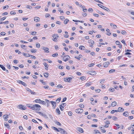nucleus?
<instances>
[{
  "label": "nucleus",
  "instance_id": "bf43d9fd",
  "mask_svg": "<svg viewBox=\"0 0 134 134\" xmlns=\"http://www.w3.org/2000/svg\"><path fill=\"white\" fill-rule=\"evenodd\" d=\"M1 35L2 36H4L5 35V33L4 32H2L1 33Z\"/></svg>",
  "mask_w": 134,
  "mask_h": 134
},
{
  "label": "nucleus",
  "instance_id": "ea45409f",
  "mask_svg": "<svg viewBox=\"0 0 134 134\" xmlns=\"http://www.w3.org/2000/svg\"><path fill=\"white\" fill-rule=\"evenodd\" d=\"M61 99V97H59V98H58L56 100V102L57 103H59Z\"/></svg>",
  "mask_w": 134,
  "mask_h": 134
},
{
  "label": "nucleus",
  "instance_id": "f03ea898",
  "mask_svg": "<svg viewBox=\"0 0 134 134\" xmlns=\"http://www.w3.org/2000/svg\"><path fill=\"white\" fill-rule=\"evenodd\" d=\"M98 5L101 8H102L103 9L106 10L108 12H110V10L108 8H107L104 7L102 5L100 4H98Z\"/></svg>",
  "mask_w": 134,
  "mask_h": 134
},
{
  "label": "nucleus",
  "instance_id": "de8ad7c7",
  "mask_svg": "<svg viewBox=\"0 0 134 134\" xmlns=\"http://www.w3.org/2000/svg\"><path fill=\"white\" fill-rule=\"evenodd\" d=\"M123 109L121 107H119L118 108V110H117L118 112H121L122 109Z\"/></svg>",
  "mask_w": 134,
  "mask_h": 134
},
{
  "label": "nucleus",
  "instance_id": "423d86ee",
  "mask_svg": "<svg viewBox=\"0 0 134 134\" xmlns=\"http://www.w3.org/2000/svg\"><path fill=\"white\" fill-rule=\"evenodd\" d=\"M72 78L71 77L64 78V81L66 82H70L71 81Z\"/></svg>",
  "mask_w": 134,
  "mask_h": 134
},
{
  "label": "nucleus",
  "instance_id": "39448f33",
  "mask_svg": "<svg viewBox=\"0 0 134 134\" xmlns=\"http://www.w3.org/2000/svg\"><path fill=\"white\" fill-rule=\"evenodd\" d=\"M70 58V57L68 55L65 56L63 58V60L65 62H66L69 60Z\"/></svg>",
  "mask_w": 134,
  "mask_h": 134
},
{
  "label": "nucleus",
  "instance_id": "338daca9",
  "mask_svg": "<svg viewBox=\"0 0 134 134\" xmlns=\"http://www.w3.org/2000/svg\"><path fill=\"white\" fill-rule=\"evenodd\" d=\"M10 14L11 15H14L15 14V13L14 12H13V11H11L10 12Z\"/></svg>",
  "mask_w": 134,
  "mask_h": 134
},
{
  "label": "nucleus",
  "instance_id": "f3484780",
  "mask_svg": "<svg viewBox=\"0 0 134 134\" xmlns=\"http://www.w3.org/2000/svg\"><path fill=\"white\" fill-rule=\"evenodd\" d=\"M37 112L38 113L40 114H41L42 115V116H44L45 118H47V116L45 114H43V113H42L41 112H39L37 111Z\"/></svg>",
  "mask_w": 134,
  "mask_h": 134
},
{
  "label": "nucleus",
  "instance_id": "4c0bfd02",
  "mask_svg": "<svg viewBox=\"0 0 134 134\" xmlns=\"http://www.w3.org/2000/svg\"><path fill=\"white\" fill-rule=\"evenodd\" d=\"M45 17L46 18L51 16V15H50V14L48 13L46 14H45Z\"/></svg>",
  "mask_w": 134,
  "mask_h": 134
},
{
  "label": "nucleus",
  "instance_id": "412c9836",
  "mask_svg": "<svg viewBox=\"0 0 134 134\" xmlns=\"http://www.w3.org/2000/svg\"><path fill=\"white\" fill-rule=\"evenodd\" d=\"M123 115L125 116H129V114L127 111H125L123 113Z\"/></svg>",
  "mask_w": 134,
  "mask_h": 134
},
{
  "label": "nucleus",
  "instance_id": "774afa93",
  "mask_svg": "<svg viewBox=\"0 0 134 134\" xmlns=\"http://www.w3.org/2000/svg\"><path fill=\"white\" fill-rule=\"evenodd\" d=\"M110 91L111 92H113L114 90V89L113 88H111L110 90Z\"/></svg>",
  "mask_w": 134,
  "mask_h": 134
},
{
  "label": "nucleus",
  "instance_id": "1a4fd4ad",
  "mask_svg": "<svg viewBox=\"0 0 134 134\" xmlns=\"http://www.w3.org/2000/svg\"><path fill=\"white\" fill-rule=\"evenodd\" d=\"M17 81L19 83L25 86H27V85L25 83L20 80H17Z\"/></svg>",
  "mask_w": 134,
  "mask_h": 134
},
{
  "label": "nucleus",
  "instance_id": "680f3d73",
  "mask_svg": "<svg viewBox=\"0 0 134 134\" xmlns=\"http://www.w3.org/2000/svg\"><path fill=\"white\" fill-rule=\"evenodd\" d=\"M76 74L78 76H80L81 75V73L79 72H76Z\"/></svg>",
  "mask_w": 134,
  "mask_h": 134
},
{
  "label": "nucleus",
  "instance_id": "c9c22d12",
  "mask_svg": "<svg viewBox=\"0 0 134 134\" xmlns=\"http://www.w3.org/2000/svg\"><path fill=\"white\" fill-rule=\"evenodd\" d=\"M94 131L96 133H97L96 134H101V133L97 130H95Z\"/></svg>",
  "mask_w": 134,
  "mask_h": 134
},
{
  "label": "nucleus",
  "instance_id": "7ed1b4c3",
  "mask_svg": "<svg viewBox=\"0 0 134 134\" xmlns=\"http://www.w3.org/2000/svg\"><path fill=\"white\" fill-rule=\"evenodd\" d=\"M26 106L22 105H19L18 106V108L22 110H25L26 109Z\"/></svg>",
  "mask_w": 134,
  "mask_h": 134
},
{
  "label": "nucleus",
  "instance_id": "052dcab7",
  "mask_svg": "<svg viewBox=\"0 0 134 134\" xmlns=\"http://www.w3.org/2000/svg\"><path fill=\"white\" fill-rule=\"evenodd\" d=\"M36 33V32L35 31H33L32 32L31 35H35Z\"/></svg>",
  "mask_w": 134,
  "mask_h": 134
},
{
  "label": "nucleus",
  "instance_id": "e433bc0d",
  "mask_svg": "<svg viewBox=\"0 0 134 134\" xmlns=\"http://www.w3.org/2000/svg\"><path fill=\"white\" fill-rule=\"evenodd\" d=\"M104 81L105 80L103 79H101L100 80V83L101 84L104 83Z\"/></svg>",
  "mask_w": 134,
  "mask_h": 134
},
{
  "label": "nucleus",
  "instance_id": "dca6fc26",
  "mask_svg": "<svg viewBox=\"0 0 134 134\" xmlns=\"http://www.w3.org/2000/svg\"><path fill=\"white\" fill-rule=\"evenodd\" d=\"M43 65L45 66V69L46 70H48V64L46 62H44L43 63Z\"/></svg>",
  "mask_w": 134,
  "mask_h": 134
},
{
  "label": "nucleus",
  "instance_id": "cd10ccee",
  "mask_svg": "<svg viewBox=\"0 0 134 134\" xmlns=\"http://www.w3.org/2000/svg\"><path fill=\"white\" fill-rule=\"evenodd\" d=\"M79 48L81 50H84L85 49V47L83 46H81L79 47Z\"/></svg>",
  "mask_w": 134,
  "mask_h": 134
},
{
  "label": "nucleus",
  "instance_id": "5701e85b",
  "mask_svg": "<svg viewBox=\"0 0 134 134\" xmlns=\"http://www.w3.org/2000/svg\"><path fill=\"white\" fill-rule=\"evenodd\" d=\"M116 105V103L115 101H114V102H113L111 104V105L113 107L115 106Z\"/></svg>",
  "mask_w": 134,
  "mask_h": 134
},
{
  "label": "nucleus",
  "instance_id": "393cba45",
  "mask_svg": "<svg viewBox=\"0 0 134 134\" xmlns=\"http://www.w3.org/2000/svg\"><path fill=\"white\" fill-rule=\"evenodd\" d=\"M0 67L4 71L5 70V68L2 65H0Z\"/></svg>",
  "mask_w": 134,
  "mask_h": 134
},
{
  "label": "nucleus",
  "instance_id": "4d7b16f0",
  "mask_svg": "<svg viewBox=\"0 0 134 134\" xmlns=\"http://www.w3.org/2000/svg\"><path fill=\"white\" fill-rule=\"evenodd\" d=\"M117 81H113V84H114L115 85V84H119V83L117 82Z\"/></svg>",
  "mask_w": 134,
  "mask_h": 134
},
{
  "label": "nucleus",
  "instance_id": "37998d69",
  "mask_svg": "<svg viewBox=\"0 0 134 134\" xmlns=\"http://www.w3.org/2000/svg\"><path fill=\"white\" fill-rule=\"evenodd\" d=\"M6 18V17H4L2 18H0V21H1L2 20H4Z\"/></svg>",
  "mask_w": 134,
  "mask_h": 134
},
{
  "label": "nucleus",
  "instance_id": "7c9ffc66",
  "mask_svg": "<svg viewBox=\"0 0 134 134\" xmlns=\"http://www.w3.org/2000/svg\"><path fill=\"white\" fill-rule=\"evenodd\" d=\"M92 84L91 82H90L88 83H87L86 84L85 86H90Z\"/></svg>",
  "mask_w": 134,
  "mask_h": 134
},
{
  "label": "nucleus",
  "instance_id": "8fccbe9b",
  "mask_svg": "<svg viewBox=\"0 0 134 134\" xmlns=\"http://www.w3.org/2000/svg\"><path fill=\"white\" fill-rule=\"evenodd\" d=\"M86 79V78L85 76H82V77H80V79L81 80H85Z\"/></svg>",
  "mask_w": 134,
  "mask_h": 134
},
{
  "label": "nucleus",
  "instance_id": "ddd939ff",
  "mask_svg": "<svg viewBox=\"0 0 134 134\" xmlns=\"http://www.w3.org/2000/svg\"><path fill=\"white\" fill-rule=\"evenodd\" d=\"M42 49L46 52L47 53L49 52V51H48L49 48H48L46 47H43Z\"/></svg>",
  "mask_w": 134,
  "mask_h": 134
},
{
  "label": "nucleus",
  "instance_id": "9d476101",
  "mask_svg": "<svg viewBox=\"0 0 134 134\" xmlns=\"http://www.w3.org/2000/svg\"><path fill=\"white\" fill-rule=\"evenodd\" d=\"M110 64V63L108 62H105L104 63L103 65L105 67H107L108 66V65Z\"/></svg>",
  "mask_w": 134,
  "mask_h": 134
},
{
  "label": "nucleus",
  "instance_id": "a211bd4d",
  "mask_svg": "<svg viewBox=\"0 0 134 134\" xmlns=\"http://www.w3.org/2000/svg\"><path fill=\"white\" fill-rule=\"evenodd\" d=\"M106 31L108 32L106 33L107 35L109 36L111 35V33L110 32V31L109 29H107L106 30Z\"/></svg>",
  "mask_w": 134,
  "mask_h": 134
},
{
  "label": "nucleus",
  "instance_id": "20e7f679",
  "mask_svg": "<svg viewBox=\"0 0 134 134\" xmlns=\"http://www.w3.org/2000/svg\"><path fill=\"white\" fill-rule=\"evenodd\" d=\"M83 111V110L82 109L79 108L75 110V112L81 114Z\"/></svg>",
  "mask_w": 134,
  "mask_h": 134
},
{
  "label": "nucleus",
  "instance_id": "a878e982",
  "mask_svg": "<svg viewBox=\"0 0 134 134\" xmlns=\"http://www.w3.org/2000/svg\"><path fill=\"white\" fill-rule=\"evenodd\" d=\"M52 128L54 130H55L57 132H59V130H58V129H57V128H56L55 127L52 126Z\"/></svg>",
  "mask_w": 134,
  "mask_h": 134
},
{
  "label": "nucleus",
  "instance_id": "c85d7f7f",
  "mask_svg": "<svg viewBox=\"0 0 134 134\" xmlns=\"http://www.w3.org/2000/svg\"><path fill=\"white\" fill-rule=\"evenodd\" d=\"M115 112H118V110H112L111 111L110 113H111V114H114V113Z\"/></svg>",
  "mask_w": 134,
  "mask_h": 134
},
{
  "label": "nucleus",
  "instance_id": "473e14b6",
  "mask_svg": "<svg viewBox=\"0 0 134 134\" xmlns=\"http://www.w3.org/2000/svg\"><path fill=\"white\" fill-rule=\"evenodd\" d=\"M53 37H55V38H56V39L58 38V37H59V36H58V35H57V34H54L53 35Z\"/></svg>",
  "mask_w": 134,
  "mask_h": 134
},
{
  "label": "nucleus",
  "instance_id": "69168bd1",
  "mask_svg": "<svg viewBox=\"0 0 134 134\" xmlns=\"http://www.w3.org/2000/svg\"><path fill=\"white\" fill-rule=\"evenodd\" d=\"M14 63L15 64H17L18 63V61L17 60H14L13 61Z\"/></svg>",
  "mask_w": 134,
  "mask_h": 134
},
{
  "label": "nucleus",
  "instance_id": "aec40b11",
  "mask_svg": "<svg viewBox=\"0 0 134 134\" xmlns=\"http://www.w3.org/2000/svg\"><path fill=\"white\" fill-rule=\"evenodd\" d=\"M4 124L5 126L7 127L8 129H9L10 128V126L9 125L7 124V122H5L4 123Z\"/></svg>",
  "mask_w": 134,
  "mask_h": 134
},
{
  "label": "nucleus",
  "instance_id": "603ef678",
  "mask_svg": "<svg viewBox=\"0 0 134 134\" xmlns=\"http://www.w3.org/2000/svg\"><path fill=\"white\" fill-rule=\"evenodd\" d=\"M88 11L89 12H92L93 11V10L92 9V8H90L88 9Z\"/></svg>",
  "mask_w": 134,
  "mask_h": 134
},
{
  "label": "nucleus",
  "instance_id": "c756f323",
  "mask_svg": "<svg viewBox=\"0 0 134 134\" xmlns=\"http://www.w3.org/2000/svg\"><path fill=\"white\" fill-rule=\"evenodd\" d=\"M115 71V69H111L109 71V72L110 73H112L114 72Z\"/></svg>",
  "mask_w": 134,
  "mask_h": 134
},
{
  "label": "nucleus",
  "instance_id": "9b49d317",
  "mask_svg": "<svg viewBox=\"0 0 134 134\" xmlns=\"http://www.w3.org/2000/svg\"><path fill=\"white\" fill-rule=\"evenodd\" d=\"M76 130L81 133H83V130L81 128L78 127L76 128Z\"/></svg>",
  "mask_w": 134,
  "mask_h": 134
},
{
  "label": "nucleus",
  "instance_id": "f704fd0d",
  "mask_svg": "<svg viewBox=\"0 0 134 134\" xmlns=\"http://www.w3.org/2000/svg\"><path fill=\"white\" fill-rule=\"evenodd\" d=\"M41 100L40 99H37L35 100V102L37 103H40Z\"/></svg>",
  "mask_w": 134,
  "mask_h": 134
},
{
  "label": "nucleus",
  "instance_id": "f257e3e1",
  "mask_svg": "<svg viewBox=\"0 0 134 134\" xmlns=\"http://www.w3.org/2000/svg\"><path fill=\"white\" fill-rule=\"evenodd\" d=\"M41 107L40 105L36 104L33 105L32 109L34 110L38 111L40 110Z\"/></svg>",
  "mask_w": 134,
  "mask_h": 134
},
{
  "label": "nucleus",
  "instance_id": "0eeeda50",
  "mask_svg": "<svg viewBox=\"0 0 134 134\" xmlns=\"http://www.w3.org/2000/svg\"><path fill=\"white\" fill-rule=\"evenodd\" d=\"M66 105V103H63L61 104L60 106V110L61 111H63L64 110V108Z\"/></svg>",
  "mask_w": 134,
  "mask_h": 134
},
{
  "label": "nucleus",
  "instance_id": "b1692460",
  "mask_svg": "<svg viewBox=\"0 0 134 134\" xmlns=\"http://www.w3.org/2000/svg\"><path fill=\"white\" fill-rule=\"evenodd\" d=\"M61 131V133L62 134H67L66 132L63 129Z\"/></svg>",
  "mask_w": 134,
  "mask_h": 134
},
{
  "label": "nucleus",
  "instance_id": "0e129e2a",
  "mask_svg": "<svg viewBox=\"0 0 134 134\" xmlns=\"http://www.w3.org/2000/svg\"><path fill=\"white\" fill-rule=\"evenodd\" d=\"M8 7H9V6L8 5H7L3 7V9H5L6 8H7V9H8Z\"/></svg>",
  "mask_w": 134,
  "mask_h": 134
},
{
  "label": "nucleus",
  "instance_id": "a19ab883",
  "mask_svg": "<svg viewBox=\"0 0 134 134\" xmlns=\"http://www.w3.org/2000/svg\"><path fill=\"white\" fill-rule=\"evenodd\" d=\"M40 103H41L42 104H46V102L44 101L41 100Z\"/></svg>",
  "mask_w": 134,
  "mask_h": 134
},
{
  "label": "nucleus",
  "instance_id": "4468645a",
  "mask_svg": "<svg viewBox=\"0 0 134 134\" xmlns=\"http://www.w3.org/2000/svg\"><path fill=\"white\" fill-rule=\"evenodd\" d=\"M50 102L53 105V107H54V108H55L56 104V102L53 101H51Z\"/></svg>",
  "mask_w": 134,
  "mask_h": 134
},
{
  "label": "nucleus",
  "instance_id": "6e6552de",
  "mask_svg": "<svg viewBox=\"0 0 134 134\" xmlns=\"http://www.w3.org/2000/svg\"><path fill=\"white\" fill-rule=\"evenodd\" d=\"M87 74L91 75H95L97 73L95 71H88Z\"/></svg>",
  "mask_w": 134,
  "mask_h": 134
},
{
  "label": "nucleus",
  "instance_id": "c03bdc74",
  "mask_svg": "<svg viewBox=\"0 0 134 134\" xmlns=\"http://www.w3.org/2000/svg\"><path fill=\"white\" fill-rule=\"evenodd\" d=\"M79 107L82 108H83L84 107V105L82 104H79Z\"/></svg>",
  "mask_w": 134,
  "mask_h": 134
},
{
  "label": "nucleus",
  "instance_id": "2eb2a0df",
  "mask_svg": "<svg viewBox=\"0 0 134 134\" xmlns=\"http://www.w3.org/2000/svg\"><path fill=\"white\" fill-rule=\"evenodd\" d=\"M3 117L5 121H7L8 120L7 118H8V115H4Z\"/></svg>",
  "mask_w": 134,
  "mask_h": 134
},
{
  "label": "nucleus",
  "instance_id": "13d9d810",
  "mask_svg": "<svg viewBox=\"0 0 134 134\" xmlns=\"http://www.w3.org/2000/svg\"><path fill=\"white\" fill-rule=\"evenodd\" d=\"M31 52L32 53H35L36 52V49H34L32 50Z\"/></svg>",
  "mask_w": 134,
  "mask_h": 134
},
{
  "label": "nucleus",
  "instance_id": "6ab92c4d",
  "mask_svg": "<svg viewBox=\"0 0 134 134\" xmlns=\"http://www.w3.org/2000/svg\"><path fill=\"white\" fill-rule=\"evenodd\" d=\"M44 75L45 77L46 78H47L49 75V74L48 72H44Z\"/></svg>",
  "mask_w": 134,
  "mask_h": 134
},
{
  "label": "nucleus",
  "instance_id": "3c124183",
  "mask_svg": "<svg viewBox=\"0 0 134 134\" xmlns=\"http://www.w3.org/2000/svg\"><path fill=\"white\" fill-rule=\"evenodd\" d=\"M121 33L123 35H125L126 33V32L124 30H122Z\"/></svg>",
  "mask_w": 134,
  "mask_h": 134
},
{
  "label": "nucleus",
  "instance_id": "72a5a7b5",
  "mask_svg": "<svg viewBox=\"0 0 134 134\" xmlns=\"http://www.w3.org/2000/svg\"><path fill=\"white\" fill-rule=\"evenodd\" d=\"M69 20L67 19H66L64 21V24H66L68 23L69 21Z\"/></svg>",
  "mask_w": 134,
  "mask_h": 134
},
{
  "label": "nucleus",
  "instance_id": "79ce46f5",
  "mask_svg": "<svg viewBox=\"0 0 134 134\" xmlns=\"http://www.w3.org/2000/svg\"><path fill=\"white\" fill-rule=\"evenodd\" d=\"M29 92H30V93H31V94H32L35 95L36 94V93L35 92H33L31 90H30Z\"/></svg>",
  "mask_w": 134,
  "mask_h": 134
},
{
  "label": "nucleus",
  "instance_id": "2f4dec72",
  "mask_svg": "<svg viewBox=\"0 0 134 134\" xmlns=\"http://www.w3.org/2000/svg\"><path fill=\"white\" fill-rule=\"evenodd\" d=\"M110 26H113L114 27V29H116L117 27V26L116 25L114 24H113L111 23L110 24Z\"/></svg>",
  "mask_w": 134,
  "mask_h": 134
},
{
  "label": "nucleus",
  "instance_id": "bb28decb",
  "mask_svg": "<svg viewBox=\"0 0 134 134\" xmlns=\"http://www.w3.org/2000/svg\"><path fill=\"white\" fill-rule=\"evenodd\" d=\"M88 42L89 43L92 44H94V41L91 40H89Z\"/></svg>",
  "mask_w": 134,
  "mask_h": 134
},
{
  "label": "nucleus",
  "instance_id": "58836bf2",
  "mask_svg": "<svg viewBox=\"0 0 134 134\" xmlns=\"http://www.w3.org/2000/svg\"><path fill=\"white\" fill-rule=\"evenodd\" d=\"M56 111L58 113V114H60V111L58 108H57L56 109Z\"/></svg>",
  "mask_w": 134,
  "mask_h": 134
},
{
  "label": "nucleus",
  "instance_id": "4be33fe9",
  "mask_svg": "<svg viewBox=\"0 0 134 134\" xmlns=\"http://www.w3.org/2000/svg\"><path fill=\"white\" fill-rule=\"evenodd\" d=\"M23 55L25 57H30L31 55L29 54L28 53H24Z\"/></svg>",
  "mask_w": 134,
  "mask_h": 134
},
{
  "label": "nucleus",
  "instance_id": "864d4df0",
  "mask_svg": "<svg viewBox=\"0 0 134 134\" xmlns=\"http://www.w3.org/2000/svg\"><path fill=\"white\" fill-rule=\"evenodd\" d=\"M58 55V54L57 53H55L54 54H53L52 55V56L53 57H56Z\"/></svg>",
  "mask_w": 134,
  "mask_h": 134
},
{
  "label": "nucleus",
  "instance_id": "f8f14e48",
  "mask_svg": "<svg viewBox=\"0 0 134 134\" xmlns=\"http://www.w3.org/2000/svg\"><path fill=\"white\" fill-rule=\"evenodd\" d=\"M34 21L36 22H38L40 21V18L37 17L34 18Z\"/></svg>",
  "mask_w": 134,
  "mask_h": 134
},
{
  "label": "nucleus",
  "instance_id": "49530a36",
  "mask_svg": "<svg viewBox=\"0 0 134 134\" xmlns=\"http://www.w3.org/2000/svg\"><path fill=\"white\" fill-rule=\"evenodd\" d=\"M57 87H59V88H63V86L61 84H59V85H58L57 86Z\"/></svg>",
  "mask_w": 134,
  "mask_h": 134
},
{
  "label": "nucleus",
  "instance_id": "5fc2aeb1",
  "mask_svg": "<svg viewBox=\"0 0 134 134\" xmlns=\"http://www.w3.org/2000/svg\"><path fill=\"white\" fill-rule=\"evenodd\" d=\"M97 12L100 14H101V15H104V14L103 13L101 12V11H100L98 10H97Z\"/></svg>",
  "mask_w": 134,
  "mask_h": 134
},
{
  "label": "nucleus",
  "instance_id": "e2e57ef3",
  "mask_svg": "<svg viewBox=\"0 0 134 134\" xmlns=\"http://www.w3.org/2000/svg\"><path fill=\"white\" fill-rule=\"evenodd\" d=\"M93 15L94 16L97 17H98L99 16V15L98 14H93Z\"/></svg>",
  "mask_w": 134,
  "mask_h": 134
},
{
  "label": "nucleus",
  "instance_id": "a18cd8bd",
  "mask_svg": "<svg viewBox=\"0 0 134 134\" xmlns=\"http://www.w3.org/2000/svg\"><path fill=\"white\" fill-rule=\"evenodd\" d=\"M60 19L63 20H64L65 19V18L64 16H62L60 17Z\"/></svg>",
  "mask_w": 134,
  "mask_h": 134
},
{
  "label": "nucleus",
  "instance_id": "6e6d98bb",
  "mask_svg": "<svg viewBox=\"0 0 134 134\" xmlns=\"http://www.w3.org/2000/svg\"><path fill=\"white\" fill-rule=\"evenodd\" d=\"M94 63H92V64H90L88 65V66L89 67H92L94 65Z\"/></svg>",
  "mask_w": 134,
  "mask_h": 134
},
{
  "label": "nucleus",
  "instance_id": "09e8293b",
  "mask_svg": "<svg viewBox=\"0 0 134 134\" xmlns=\"http://www.w3.org/2000/svg\"><path fill=\"white\" fill-rule=\"evenodd\" d=\"M36 46L37 48H39L40 47V44L39 43H37L36 44Z\"/></svg>",
  "mask_w": 134,
  "mask_h": 134
}]
</instances>
